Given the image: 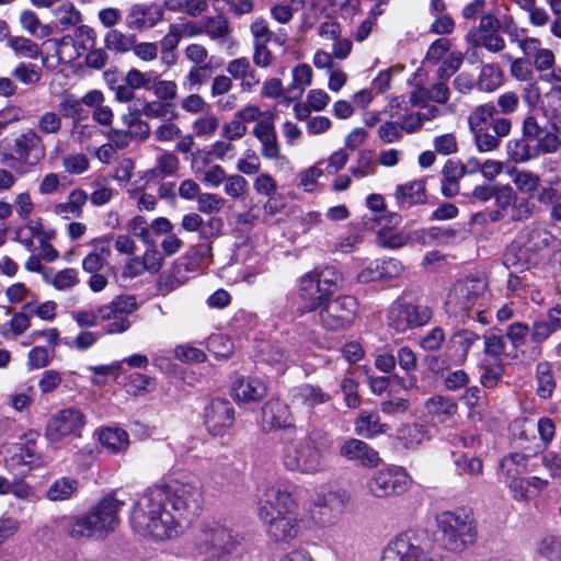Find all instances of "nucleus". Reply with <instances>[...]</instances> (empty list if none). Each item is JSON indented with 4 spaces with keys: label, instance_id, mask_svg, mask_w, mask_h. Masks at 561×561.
Segmentation results:
<instances>
[{
    "label": "nucleus",
    "instance_id": "1",
    "mask_svg": "<svg viewBox=\"0 0 561 561\" xmlns=\"http://www.w3.org/2000/svg\"><path fill=\"white\" fill-rule=\"evenodd\" d=\"M295 500L290 486L276 483L267 486L259 502V516L268 538L278 545H290L300 534V520L294 514Z\"/></svg>",
    "mask_w": 561,
    "mask_h": 561
},
{
    "label": "nucleus",
    "instance_id": "2",
    "mask_svg": "<svg viewBox=\"0 0 561 561\" xmlns=\"http://www.w3.org/2000/svg\"><path fill=\"white\" fill-rule=\"evenodd\" d=\"M167 500L160 489H148L133 508L130 525L134 531L157 541L178 537L181 533L164 504Z\"/></svg>",
    "mask_w": 561,
    "mask_h": 561
},
{
    "label": "nucleus",
    "instance_id": "3",
    "mask_svg": "<svg viewBox=\"0 0 561 561\" xmlns=\"http://www.w3.org/2000/svg\"><path fill=\"white\" fill-rule=\"evenodd\" d=\"M124 505V500L117 499L114 492L108 493L88 513L72 517H62L60 520L61 528L75 540H104L118 527V512Z\"/></svg>",
    "mask_w": 561,
    "mask_h": 561
},
{
    "label": "nucleus",
    "instance_id": "4",
    "mask_svg": "<svg viewBox=\"0 0 561 561\" xmlns=\"http://www.w3.org/2000/svg\"><path fill=\"white\" fill-rule=\"evenodd\" d=\"M124 505V500L117 499L114 492L108 493L88 513L72 517H62L60 520L61 528L75 540H104L118 527V512Z\"/></svg>",
    "mask_w": 561,
    "mask_h": 561
},
{
    "label": "nucleus",
    "instance_id": "5",
    "mask_svg": "<svg viewBox=\"0 0 561 561\" xmlns=\"http://www.w3.org/2000/svg\"><path fill=\"white\" fill-rule=\"evenodd\" d=\"M436 524L443 546L460 553L477 540V527L470 514L462 510L445 511L436 516Z\"/></svg>",
    "mask_w": 561,
    "mask_h": 561
},
{
    "label": "nucleus",
    "instance_id": "6",
    "mask_svg": "<svg viewBox=\"0 0 561 561\" xmlns=\"http://www.w3.org/2000/svg\"><path fill=\"white\" fill-rule=\"evenodd\" d=\"M343 284L342 275L333 266H327L321 272H311L300 279L299 305L300 313L316 311Z\"/></svg>",
    "mask_w": 561,
    "mask_h": 561
},
{
    "label": "nucleus",
    "instance_id": "7",
    "mask_svg": "<svg viewBox=\"0 0 561 561\" xmlns=\"http://www.w3.org/2000/svg\"><path fill=\"white\" fill-rule=\"evenodd\" d=\"M325 432L312 430L305 442L284 448L283 463L287 470L313 474L324 467L321 450L325 447Z\"/></svg>",
    "mask_w": 561,
    "mask_h": 561
},
{
    "label": "nucleus",
    "instance_id": "8",
    "mask_svg": "<svg viewBox=\"0 0 561 561\" xmlns=\"http://www.w3.org/2000/svg\"><path fill=\"white\" fill-rule=\"evenodd\" d=\"M240 545L239 535L227 523L209 519L201 525L195 547L201 554L211 560H221L236 551Z\"/></svg>",
    "mask_w": 561,
    "mask_h": 561
},
{
    "label": "nucleus",
    "instance_id": "9",
    "mask_svg": "<svg viewBox=\"0 0 561 561\" xmlns=\"http://www.w3.org/2000/svg\"><path fill=\"white\" fill-rule=\"evenodd\" d=\"M168 500L164 504L171 511L180 533L187 528L198 516L202 508V492L192 483H174L157 486Z\"/></svg>",
    "mask_w": 561,
    "mask_h": 561
},
{
    "label": "nucleus",
    "instance_id": "10",
    "mask_svg": "<svg viewBox=\"0 0 561 561\" xmlns=\"http://www.w3.org/2000/svg\"><path fill=\"white\" fill-rule=\"evenodd\" d=\"M381 561H440L432 552L426 534L408 530L396 536L382 550Z\"/></svg>",
    "mask_w": 561,
    "mask_h": 561
},
{
    "label": "nucleus",
    "instance_id": "11",
    "mask_svg": "<svg viewBox=\"0 0 561 561\" xmlns=\"http://www.w3.org/2000/svg\"><path fill=\"white\" fill-rule=\"evenodd\" d=\"M432 319V310L424 305H415L398 299L387 314L388 327L397 333L423 327Z\"/></svg>",
    "mask_w": 561,
    "mask_h": 561
},
{
    "label": "nucleus",
    "instance_id": "12",
    "mask_svg": "<svg viewBox=\"0 0 561 561\" xmlns=\"http://www.w3.org/2000/svg\"><path fill=\"white\" fill-rule=\"evenodd\" d=\"M357 309V299L354 296L344 295L333 300L327 298L317 310H319L321 324L328 330L337 331L353 323Z\"/></svg>",
    "mask_w": 561,
    "mask_h": 561
},
{
    "label": "nucleus",
    "instance_id": "13",
    "mask_svg": "<svg viewBox=\"0 0 561 561\" xmlns=\"http://www.w3.org/2000/svg\"><path fill=\"white\" fill-rule=\"evenodd\" d=\"M408 486V474L398 468L377 470L365 483L367 493L375 499L398 496L403 494Z\"/></svg>",
    "mask_w": 561,
    "mask_h": 561
},
{
    "label": "nucleus",
    "instance_id": "14",
    "mask_svg": "<svg viewBox=\"0 0 561 561\" xmlns=\"http://www.w3.org/2000/svg\"><path fill=\"white\" fill-rule=\"evenodd\" d=\"M135 296H117L110 304L101 306L98 309L100 320L106 321L104 331L107 334H118L127 331L131 322L128 317L137 309Z\"/></svg>",
    "mask_w": 561,
    "mask_h": 561
},
{
    "label": "nucleus",
    "instance_id": "15",
    "mask_svg": "<svg viewBox=\"0 0 561 561\" xmlns=\"http://www.w3.org/2000/svg\"><path fill=\"white\" fill-rule=\"evenodd\" d=\"M485 285L478 279L460 280L454 284L446 299L447 312L454 317H462L479 305Z\"/></svg>",
    "mask_w": 561,
    "mask_h": 561
},
{
    "label": "nucleus",
    "instance_id": "16",
    "mask_svg": "<svg viewBox=\"0 0 561 561\" xmlns=\"http://www.w3.org/2000/svg\"><path fill=\"white\" fill-rule=\"evenodd\" d=\"M204 425L213 437L229 435L236 422V411L228 399L214 398L204 408Z\"/></svg>",
    "mask_w": 561,
    "mask_h": 561
},
{
    "label": "nucleus",
    "instance_id": "17",
    "mask_svg": "<svg viewBox=\"0 0 561 561\" xmlns=\"http://www.w3.org/2000/svg\"><path fill=\"white\" fill-rule=\"evenodd\" d=\"M85 425L84 413L75 408H66L53 415L46 427L45 437L50 443H58L69 435L81 436V430Z\"/></svg>",
    "mask_w": 561,
    "mask_h": 561
},
{
    "label": "nucleus",
    "instance_id": "18",
    "mask_svg": "<svg viewBox=\"0 0 561 561\" xmlns=\"http://www.w3.org/2000/svg\"><path fill=\"white\" fill-rule=\"evenodd\" d=\"M527 456L518 453L510 454L501 461V471L505 476V482L516 500L527 499L526 473Z\"/></svg>",
    "mask_w": 561,
    "mask_h": 561
},
{
    "label": "nucleus",
    "instance_id": "19",
    "mask_svg": "<svg viewBox=\"0 0 561 561\" xmlns=\"http://www.w3.org/2000/svg\"><path fill=\"white\" fill-rule=\"evenodd\" d=\"M511 129L512 123L508 118L497 117L490 123V126L473 127L471 131L478 150L490 152L500 146L502 138L506 137Z\"/></svg>",
    "mask_w": 561,
    "mask_h": 561
},
{
    "label": "nucleus",
    "instance_id": "20",
    "mask_svg": "<svg viewBox=\"0 0 561 561\" xmlns=\"http://www.w3.org/2000/svg\"><path fill=\"white\" fill-rule=\"evenodd\" d=\"M16 160L35 165L45 157V147L41 136L33 129L20 135L13 146Z\"/></svg>",
    "mask_w": 561,
    "mask_h": 561
},
{
    "label": "nucleus",
    "instance_id": "21",
    "mask_svg": "<svg viewBox=\"0 0 561 561\" xmlns=\"http://www.w3.org/2000/svg\"><path fill=\"white\" fill-rule=\"evenodd\" d=\"M163 19V10L158 4H134L128 11L125 23L129 30L144 31L154 27Z\"/></svg>",
    "mask_w": 561,
    "mask_h": 561
},
{
    "label": "nucleus",
    "instance_id": "22",
    "mask_svg": "<svg viewBox=\"0 0 561 561\" xmlns=\"http://www.w3.org/2000/svg\"><path fill=\"white\" fill-rule=\"evenodd\" d=\"M343 506V495L339 492H330L311 508V517L321 527L330 526L339 519Z\"/></svg>",
    "mask_w": 561,
    "mask_h": 561
},
{
    "label": "nucleus",
    "instance_id": "23",
    "mask_svg": "<svg viewBox=\"0 0 561 561\" xmlns=\"http://www.w3.org/2000/svg\"><path fill=\"white\" fill-rule=\"evenodd\" d=\"M339 454L343 458L350 461H357L367 468L377 467L381 461L378 453L373 447L357 438H348L343 442Z\"/></svg>",
    "mask_w": 561,
    "mask_h": 561
},
{
    "label": "nucleus",
    "instance_id": "24",
    "mask_svg": "<svg viewBox=\"0 0 561 561\" xmlns=\"http://www.w3.org/2000/svg\"><path fill=\"white\" fill-rule=\"evenodd\" d=\"M262 420L264 428L270 431L289 428L294 422L289 407L278 399L270 400L263 405Z\"/></svg>",
    "mask_w": 561,
    "mask_h": 561
},
{
    "label": "nucleus",
    "instance_id": "25",
    "mask_svg": "<svg viewBox=\"0 0 561 561\" xmlns=\"http://www.w3.org/2000/svg\"><path fill=\"white\" fill-rule=\"evenodd\" d=\"M252 133L261 142V153L264 158L275 160L280 157V148L277 140L275 126L272 122H257Z\"/></svg>",
    "mask_w": 561,
    "mask_h": 561
},
{
    "label": "nucleus",
    "instance_id": "26",
    "mask_svg": "<svg viewBox=\"0 0 561 561\" xmlns=\"http://www.w3.org/2000/svg\"><path fill=\"white\" fill-rule=\"evenodd\" d=\"M231 396L239 402L260 401L266 396V387L256 378L242 377L232 383Z\"/></svg>",
    "mask_w": 561,
    "mask_h": 561
},
{
    "label": "nucleus",
    "instance_id": "27",
    "mask_svg": "<svg viewBox=\"0 0 561 561\" xmlns=\"http://www.w3.org/2000/svg\"><path fill=\"white\" fill-rule=\"evenodd\" d=\"M396 198L401 208H410L425 203V182L419 180L399 185L396 191Z\"/></svg>",
    "mask_w": 561,
    "mask_h": 561
},
{
    "label": "nucleus",
    "instance_id": "28",
    "mask_svg": "<svg viewBox=\"0 0 561 561\" xmlns=\"http://www.w3.org/2000/svg\"><path fill=\"white\" fill-rule=\"evenodd\" d=\"M466 174L460 161L447 160L442 170V193L446 197H454L459 192V180Z\"/></svg>",
    "mask_w": 561,
    "mask_h": 561
},
{
    "label": "nucleus",
    "instance_id": "29",
    "mask_svg": "<svg viewBox=\"0 0 561 561\" xmlns=\"http://www.w3.org/2000/svg\"><path fill=\"white\" fill-rule=\"evenodd\" d=\"M203 31L204 34L218 44H225L231 34L229 22L222 14L203 18Z\"/></svg>",
    "mask_w": 561,
    "mask_h": 561
},
{
    "label": "nucleus",
    "instance_id": "30",
    "mask_svg": "<svg viewBox=\"0 0 561 561\" xmlns=\"http://www.w3.org/2000/svg\"><path fill=\"white\" fill-rule=\"evenodd\" d=\"M386 431L387 425L380 422L376 412L363 411L355 421L356 434L366 438L386 433Z\"/></svg>",
    "mask_w": 561,
    "mask_h": 561
},
{
    "label": "nucleus",
    "instance_id": "31",
    "mask_svg": "<svg viewBox=\"0 0 561 561\" xmlns=\"http://www.w3.org/2000/svg\"><path fill=\"white\" fill-rule=\"evenodd\" d=\"M79 489L78 480L62 477L54 481L46 491V497L51 502H62L72 497Z\"/></svg>",
    "mask_w": 561,
    "mask_h": 561
},
{
    "label": "nucleus",
    "instance_id": "32",
    "mask_svg": "<svg viewBox=\"0 0 561 561\" xmlns=\"http://www.w3.org/2000/svg\"><path fill=\"white\" fill-rule=\"evenodd\" d=\"M100 443L113 453L125 451L129 445V435L122 428H103L99 434Z\"/></svg>",
    "mask_w": 561,
    "mask_h": 561
},
{
    "label": "nucleus",
    "instance_id": "33",
    "mask_svg": "<svg viewBox=\"0 0 561 561\" xmlns=\"http://www.w3.org/2000/svg\"><path fill=\"white\" fill-rule=\"evenodd\" d=\"M507 154L515 163H523L536 159L535 145L522 136V138L512 139L506 145Z\"/></svg>",
    "mask_w": 561,
    "mask_h": 561
},
{
    "label": "nucleus",
    "instance_id": "34",
    "mask_svg": "<svg viewBox=\"0 0 561 561\" xmlns=\"http://www.w3.org/2000/svg\"><path fill=\"white\" fill-rule=\"evenodd\" d=\"M536 377H537V394L541 399H548L551 397L554 388L556 380L552 375V366L548 362H540L536 367Z\"/></svg>",
    "mask_w": 561,
    "mask_h": 561
},
{
    "label": "nucleus",
    "instance_id": "35",
    "mask_svg": "<svg viewBox=\"0 0 561 561\" xmlns=\"http://www.w3.org/2000/svg\"><path fill=\"white\" fill-rule=\"evenodd\" d=\"M466 38L472 47H484L491 53H499L505 47V41L499 35V32L484 35H478V32H468Z\"/></svg>",
    "mask_w": 561,
    "mask_h": 561
},
{
    "label": "nucleus",
    "instance_id": "36",
    "mask_svg": "<svg viewBox=\"0 0 561 561\" xmlns=\"http://www.w3.org/2000/svg\"><path fill=\"white\" fill-rule=\"evenodd\" d=\"M502 79L501 68L494 64H488L481 68L477 87L480 91L493 92L502 84Z\"/></svg>",
    "mask_w": 561,
    "mask_h": 561
},
{
    "label": "nucleus",
    "instance_id": "37",
    "mask_svg": "<svg viewBox=\"0 0 561 561\" xmlns=\"http://www.w3.org/2000/svg\"><path fill=\"white\" fill-rule=\"evenodd\" d=\"M136 39L135 34H125L118 30H111L104 37V45L110 50L125 54L135 47Z\"/></svg>",
    "mask_w": 561,
    "mask_h": 561
},
{
    "label": "nucleus",
    "instance_id": "38",
    "mask_svg": "<svg viewBox=\"0 0 561 561\" xmlns=\"http://www.w3.org/2000/svg\"><path fill=\"white\" fill-rule=\"evenodd\" d=\"M162 263L163 256L161 253L157 249L150 248L142 256L134 257L129 263V267L134 264L140 265V268L135 272V275L141 274L144 271L157 273L161 268Z\"/></svg>",
    "mask_w": 561,
    "mask_h": 561
},
{
    "label": "nucleus",
    "instance_id": "39",
    "mask_svg": "<svg viewBox=\"0 0 561 561\" xmlns=\"http://www.w3.org/2000/svg\"><path fill=\"white\" fill-rule=\"evenodd\" d=\"M419 96H413V103L419 104L421 101H434L445 104L449 100V88L445 81L434 83L430 89H420Z\"/></svg>",
    "mask_w": 561,
    "mask_h": 561
},
{
    "label": "nucleus",
    "instance_id": "40",
    "mask_svg": "<svg viewBox=\"0 0 561 561\" xmlns=\"http://www.w3.org/2000/svg\"><path fill=\"white\" fill-rule=\"evenodd\" d=\"M528 253L518 244H511L504 253L503 263L514 272H523L528 268Z\"/></svg>",
    "mask_w": 561,
    "mask_h": 561
},
{
    "label": "nucleus",
    "instance_id": "41",
    "mask_svg": "<svg viewBox=\"0 0 561 561\" xmlns=\"http://www.w3.org/2000/svg\"><path fill=\"white\" fill-rule=\"evenodd\" d=\"M87 199L88 195L84 191L75 190L69 194L67 202L56 205L55 213L58 215L72 214L80 216L82 206L85 204Z\"/></svg>",
    "mask_w": 561,
    "mask_h": 561
},
{
    "label": "nucleus",
    "instance_id": "42",
    "mask_svg": "<svg viewBox=\"0 0 561 561\" xmlns=\"http://www.w3.org/2000/svg\"><path fill=\"white\" fill-rule=\"evenodd\" d=\"M537 554L548 561H560L561 560V539L548 535L545 536L537 545Z\"/></svg>",
    "mask_w": 561,
    "mask_h": 561
},
{
    "label": "nucleus",
    "instance_id": "43",
    "mask_svg": "<svg viewBox=\"0 0 561 561\" xmlns=\"http://www.w3.org/2000/svg\"><path fill=\"white\" fill-rule=\"evenodd\" d=\"M480 336L470 330H460L456 332L449 340L451 347L460 351L461 360H466L470 347L479 341Z\"/></svg>",
    "mask_w": 561,
    "mask_h": 561
},
{
    "label": "nucleus",
    "instance_id": "44",
    "mask_svg": "<svg viewBox=\"0 0 561 561\" xmlns=\"http://www.w3.org/2000/svg\"><path fill=\"white\" fill-rule=\"evenodd\" d=\"M497 113L494 103H485L476 107L473 113L469 116V126L472 130L473 127L490 126V123L494 121V115Z\"/></svg>",
    "mask_w": 561,
    "mask_h": 561
},
{
    "label": "nucleus",
    "instance_id": "45",
    "mask_svg": "<svg viewBox=\"0 0 561 561\" xmlns=\"http://www.w3.org/2000/svg\"><path fill=\"white\" fill-rule=\"evenodd\" d=\"M20 23L33 36L46 37L50 34L49 26L42 25L37 14L31 10L21 13Z\"/></svg>",
    "mask_w": 561,
    "mask_h": 561
},
{
    "label": "nucleus",
    "instance_id": "46",
    "mask_svg": "<svg viewBox=\"0 0 561 561\" xmlns=\"http://www.w3.org/2000/svg\"><path fill=\"white\" fill-rule=\"evenodd\" d=\"M455 467L459 476L479 477L483 471L482 460L468 455H460L455 460Z\"/></svg>",
    "mask_w": 561,
    "mask_h": 561
},
{
    "label": "nucleus",
    "instance_id": "47",
    "mask_svg": "<svg viewBox=\"0 0 561 561\" xmlns=\"http://www.w3.org/2000/svg\"><path fill=\"white\" fill-rule=\"evenodd\" d=\"M138 102L141 105V112L144 116L147 118H163L167 117L169 113H171V118L175 117L173 111H171V104L162 102L160 100L156 101H147L138 99Z\"/></svg>",
    "mask_w": 561,
    "mask_h": 561
},
{
    "label": "nucleus",
    "instance_id": "48",
    "mask_svg": "<svg viewBox=\"0 0 561 561\" xmlns=\"http://www.w3.org/2000/svg\"><path fill=\"white\" fill-rule=\"evenodd\" d=\"M312 70L309 65L301 64L293 69V83L286 89L288 93L298 91L297 98L301 96L305 87L311 83Z\"/></svg>",
    "mask_w": 561,
    "mask_h": 561
},
{
    "label": "nucleus",
    "instance_id": "49",
    "mask_svg": "<svg viewBox=\"0 0 561 561\" xmlns=\"http://www.w3.org/2000/svg\"><path fill=\"white\" fill-rule=\"evenodd\" d=\"M399 438L408 448L420 445L427 438L426 431L421 424L404 425L399 431Z\"/></svg>",
    "mask_w": 561,
    "mask_h": 561
},
{
    "label": "nucleus",
    "instance_id": "50",
    "mask_svg": "<svg viewBox=\"0 0 561 561\" xmlns=\"http://www.w3.org/2000/svg\"><path fill=\"white\" fill-rule=\"evenodd\" d=\"M214 72L210 62L193 66L186 75V82L190 89L199 88L209 81Z\"/></svg>",
    "mask_w": 561,
    "mask_h": 561
},
{
    "label": "nucleus",
    "instance_id": "51",
    "mask_svg": "<svg viewBox=\"0 0 561 561\" xmlns=\"http://www.w3.org/2000/svg\"><path fill=\"white\" fill-rule=\"evenodd\" d=\"M8 45L22 57L36 59L41 54L39 46L30 38L15 36L9 39Z\"/></svg>",
    "mask_w": 561,
    "mask_h": 561
},
{
    "label": "nucleus",
    "instance_id": "52",
    "mask_svg": "<svg viewBox=\"0 0 561 561\" xmlns=\"http://www.w3.org/2000/svg\"><path fill=\"white\" fill-rule=\"evenodd\" d=\"M299 396L302 402L310 408L325 403L331 399V396L320 387L308 383L299 388Z\"/></svg>",
    "mask_w": 561,
    "mask_h": 561
},
{
    "label": "nucleus",
    "instance_id": "53",
    "mask_svg": "<svg viewBox=\"0 0 561 561\" xmlns=\"http://www.w3.org/2000/svg\"><path fill=\"white\" fill-rule=\"evenodd\" d=\"M391 266H393L396 271L398 270L396 260L383 261L376 270H373L371 267L363 270L358 274L357 279L359 283H369L383 277H392L393 273L389 271V267Z\"/></svg>",
    "mask_w": 561,
    "mask_h": 561
},
{
    "label": "nucleus",
    "instance_id": "54",
    "mask_svg": "<svg viewBox=\"0 0 561 561\" xmlns=\"http://www.w3.org/2000/svg\"><path fill=\"white\" fill-rule=\"evenodd\" d=\"M513 183L519 192L530 194L539 187L540 178L530 171H515L513 173Z\"/></svg>",
    "mask_w": 561,
    "mask_h": 561
},
{
    "label": "nucleus",
    "instance_id": "55",
    "mask_svg": "<svg viewBox=\"0 0 561 561\" xmlns=\"http://www.w3.org/2000/svg\"><path fill=\"white\" fill-rule=\"evenodd\" d=\"M12 77L23 84L34 85L41 80L42 73L36 65L22 62L13 69Z\"/></svg>",
    "mask_w": 561,
    "mask_h": 561
},
{
    "label": "nucleus",
    "instance_id": "56",
    "mask_svg": "<svg viewBox=\"0 0 561 561\" xmlns=\"http://www.w3.org/2000/svg\"><path fill=\"white\" fill-rule=\"evenodd\" d=\"M559 135L560 134L553 129V131H547L538 138L537 142L535 144L537 158L541 154L556 153L561 148V140Z\"/></svg>",
    "mask_w": 561,
    "mask_h": 561
},
{
    "label": "nucleus",
    "instance_id": "57",
    "mask_svg": "<svg viewBox=\"0 0 561 561\" xmlns=\"http://www.w3.org/2000/svg\"><path fill=\"white\" fill-rule=\"evenodd\" d=\"M43 278L46 283L51 284L58 290L69 289L77 285L79 282L77 272L73 268H65L59 271L55 274L53 279H50L47 274H44Z\"/></svg>",
    "mask_w": 561,
    "mask_h": 561
},
{
    "label": "nucleus",
    "instance_id": "58",
    "mask_svg": "<svg viewBox=\"0 0 561 561\" xmlns=\"http://www.w3.org/2000/svg\"><path fill=\"white\" fill-rule=\"evenodd\" d=\"M152 91L158 100L169 103L173 101L178 95V85L171 80H159L153 79Z\"/></svg>",
    "mask_w": 561,
    "mask_h": 561
},
{
    "label": "nucleus",
    "instance_id": "59",
    "mask_svg": "<svg viewBox=\"0 0 561 561\" xmlns=\"http://www.w3.org/2000/svg\"><path fill=\"white\" fill-rule=\"evenodd\" d=\"M192 126L197 136H210L218 129L219 118L213 113H207L197 117Z\"/></svg>",
    "mask_w": 561,
    "mask_h": 561
},
{
    "label": "nucleus",
    "instance_id": "60",
    "mask_svg": "<svg viewBox=\"0 0 561 561\" xmlns=\"http://www.w3.org/2000/svg\"><path fill=\"white\" fill-rule=\"evenodd\" d=\"M58 25L62 31L69 30L81 22V14L73 5H61L56 10Z\"/></svg>",
    "mask_w": 561,
    "mask_h": 561
},
{
    "label": "nucleus",
    "instance_id": "61",
    "mask_svg": "<svg viewBox=\"0 0 561 561\" xmlns=\"http://www.w3.org/2000/svg\"><path fill=\"white\" fill-rule=\"evenodd\" d=\"M377 238H378V243L381 247L389 248V249L401 248L409 242L408 233L405 234L402 232H396L391 229L380 230Z\"/></svg>",
    "mask_w": 561,
    "mask_h": 561
},
{
    "label": "nucleus",
    "instance_id": "62",
    "mask_svg": "<svg viewBox=\"0 0 561 561\" xmlns=\"http://www.w3.org/2000/svg\"><path fill=\"white\" fill-rule=\"evenodd\" d=\"M225 205V199L216 194L202 193L197 197V209L204 214L219 213Z\"/></svg>",
    "mask_w": 561,
    "mask_h": 561
},
{
    "label": "nucleus",
    "instance_id": "63",
    "mask_svg": "<svg viewBox=\"0 0 561 561\" xmlns=\"http://www.w3.org/2000/svg\"><path fill=\"white\" fill-rule=\"evenodd\" d=\"M505 351L504 336L490 330L484 334V353L492 357L501 356Z\"/></svg>",
    "mask_w": 561,
    "mask_h": 561
},
{
    "label": "nucleus",
    "instance_id": "64",
    "mask_svg": "<svg viewBox=\"0 0 561 561\" xmlns=\"http://www.w3.org/2000/svg\"><path fill=\"white\" fill-rule=\"evenodd\" d=\"M250 31L253 36V45L268 44L274 33L270 30L267 22L263 19L254 20L250 25Z\"/></svg>",
    "mask_w": 561,
    "mask_h": 561
}]
</instances>
